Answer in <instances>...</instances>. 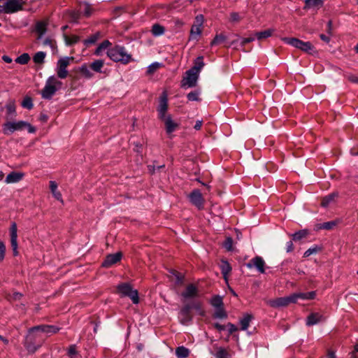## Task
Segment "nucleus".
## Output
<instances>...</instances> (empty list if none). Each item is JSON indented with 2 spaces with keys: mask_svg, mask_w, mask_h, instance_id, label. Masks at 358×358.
<instances>
[{
  "mask_svg": "<svg viewBox=\"0 0 358 358\" xmlns=\"http://www.w3.org/2000/svg\"><path fill=\"white\" fill-rule=\"evenodd\" d=\"M229 327V334H232L234 332L238 330V328L236 325L231 323H228L227 325Z\"/></svg>",
  "mask_w": 358,
  "mask_h": 358,
  "instance_id": "69168bd1",
  "label": "nucleus"
},
{
  "mask_svg": "<svg viewBox=\"0 0 358 358\" xmlns=\"http://www.w3.org/2000/svg\"><path fill=\"white\" fill-rule=\"evenodd\" d=\"M293 241H292V239L286 243V252H291L293 251V250H294Z\"/></svg>",
  "mask_w": 358,
  "mask_h": 358,
  "instance_id": "e2e57ef3",
  "label": "nucleus"
},
{
  "mask_svg": "<svg viewBox=\"0 0 358 358\" xmlns=\"http://www.w3.org/2000/svg\"><path fill=\"white\" fill-rule=\"evenodd\" d=\"M43 44L44 45H49L52 50L56 48V42L50 38H45Z\"/></svg>",
  "mask_w": 358,
  "mask_h": 358,
  "instance_id": "5fc2aeb1",
  "label": "nucleus"
},
{
  "mask_svg": "<svg viewBox=\"0 0 358 358\" xmlns=\"http://www.w3.org/2000/svg\"><path fill=\"white\" fill-rule=\"evenodd\" d=\"M310 235V231L307 229H301L294 234H289L292 237V241L297 242L303 239L307 238Z\"/></svg>",
  "mask_w": 358,
  "mask_h": 358,
  "instance_id": "412c9836",
  "label": "nucleus"
},
{
  "mask_svg": "<svg viewBox=\"0 0 358 358\" xmlns=\"http://www.w3.org/2000/svg\"><path fill=\"white\" fill-rule=\"evenodd\" d=\"M203 66L204 63L203 62V57L200 56L196 59L194 66L192 68H191V69L199 73L201 69L203 67Z\"/></svg>",
  "mask_w": 358,
  "mask_h": 358,
  "instance_id": "f704fd0d",
  "label": "nucleus"
},
{
  "mask_svg": "<svg viewBox=\"0 0 358 358\" xmlns=\"http://www.w3.org/2000/svg\"><path fill=\"white\" fill-rule=\"evenodd\" d=\"M92 13V8L90 5L88 3H85V9H84V14L86 17L90 16Z\"/></svg>",
  "mask_w": 358,
  "mask_h": 358,
  "instance_id": "052dcab7",
  "label": "nucleus"
},
{
  "mask_svg": "<svg viewBox=\"0 0 358 358\" xmlns=\"http://www.w3.org/2000/svg\"><path fill=\"white\" fill-rule=\"evenodd\" d=\"M24 346L28 352L34 353L41 347V345H36L29 336H27L24 342Z\"/></svg>",
  "mask_w": 358,
  "mask_h": 358,
  "instance_id": "a878e982",
  "label": "nucleus"
},
{
  "mask_svg": "<svg viewBox=\"0 0 358 358\" xmlns=\"http://www.w3.org/2000/svg\"><path fill=\"white\" fill-rule=\"evenodd\" d=\"M162 66V64L159 62H154L152 64H150L148 68V73L152 74L154 72H155L160 66Z\"/></svg>",
  "mask_w": 358,
  "mask_h": 358,
  "instance_id": "8fccbe9b",
  "label": "nucleus"
},
{
  "mask_svg": "<svg viewBox=\"0 0 358 358\" xmlns=\"http://www.w3.org/2000/svg\"><path fill=\"white\" fill-rule=\"evenodd\" d=\"M22 0H8L6 3V13H13L22 10Z\"/></svg>",
  "mask_w": 358,
  "mask_h": 358,
  "instance_id": "4468645a",
  "label": "nucleus"
},
{
  "mask_svg": "<svg viewBox=\"0 0 358 358\" xmlns=\"http://www.w3.org/2000/svg\"><path fill=\"white\" fill-rule=\"evenodd\" d=\"M199 92L198 91H194V92H189L187 94V97L189 101H199Z\"/></svg>",
  "mask_w": 358,
  "mask_h": 358,
  "instance_id": "603ef678",
  "label": "nucleus"
},
{
  "mask_svg": "<svg viewBox=\"0 0 358 358\" xmlns=\"http://www.w3.org/2000/svg\"><path fill=\"white\" fill-rule=\"evenodd\" d=\"M122 254L120 252H118L115 254H109L108 255L104 261L102 262L101 266L105 268H108L112 265L116 264L120 262L122 258Z\"/></svg>",
  "mask_w": 358,
  "mask_h": 358,
  "instance_id": "2eb2a0df",
  "label": "nucleus"
},
{
  "mask_svg": "<svg viewBox=\"0 0 358 358\" xmlns=\"http://www.w3.org/2000/svg\"><path fill=\"white\" fill-rule=\"evenodd\" d=\"M107 55L110 59L116 62L127 64L131 59V55L128 54L124 47L117 45L107 51Z\"/></svg>",
  "mask_w": 358,
  "mask_h": 358,
  "instance_id": "f257e3e1",
  "label": "nucleus"
},
{
  "mask_svg": "<svg viewBox=\"0 0 358 358\" xmlns=\"http://www.w3.org/2000/svg\"><path fill=\"white\" fill-rule=\"evenodd\" d=\"M294 297V294H292L288 296L269 300L267 303L273 308L285 307L288 306L289 303H296Z\"/></svg>",
  "mask_w": 358,
  "mask_h": 358,
  "instance_id": "6e6552de",
  "label": "nucleus"
},
{
  "mask_svg": "<svg viewBox=\"0 0 358 358\" xmlns=\"http://www.w3.org/2000/svg\"><path fill=\"white\" fill-rule=\"evenodd\" d=\"M186 76L182 80L181 87L185 88L195 87L199 78V73L192 69L186 71Z\"/></svg>",
  "mask_w": 358,
  "mask_h": 358,
  "instance_id": "0eeeda50",
  "label": "nucleus"
},
{
  "mask_svg": "<svg viewBox=\"0 0 358 358\" xmlns=\"http://www.w3.org/2000/svg\"><path fill=\"white\" fill-rule=\"evenodd\" d=\"M36 31L39 34V38H41L46 31V24L43 22H39L36 24Z\"/></svg>",
  "mask_w": 358,
  "mask_h": 358,
  "instance_id": "79ce46f5",
  "label": "nucleus"
},
{
  "mask_svg": "<svg viewBox=\"0 0 358 358\" xmlns=\"http://www.w3.org/2000/svg\"><path fill=\"white\" fill-rule=\"evenodd\" d=\"M73 60V57H64L58 60L57 64V76L64 79L68 76L67 66L69 65L70 62Z\"/></svg>",
  "mask_w": 358,
  "mask_h": 358,
  "instance_id": "423d86ee",
  "label": "nucleus"
},
{
  "mask_svg": "<svg viewBox=\"0 0 358 358\" xmlns=\"http://www.w3.org/2000/svg\"><path fill=\"white\" fill-rule=\"evenodd\" d=\"M64 38L65 41V43L67 45H72L79 41V37L78 36H73L71 38L69 37L66 34H64Z\"/></svg>",
  "mask_w": 358,
  "mask_h": 358,
  "instance_id": "a19ab883",
  "label": "nucleus"
},
{
  "mask_svg": "<svg viewBox=\"0 0 358 358\" xmlns=\"http://www.w3.org/2000/svg\"><path fill=\"white\" fill-rule=\"evenodd\" d=\"M46 54L43 51L36 52L34 57L33 60L36 64H43Z\"/></svg>",
  "mask_w": 358,
  "mask_h": 358,
  "instance_id": "4c0bfd02",
  "label": "nucleus"
},
{
  "mask_svg": "<svg viewBox=\"0 0 358 358\" xmlns=\"http://www.w3.org/2000/svg\"><path fill=\"white\" fill-rule=\"evenodd\" d=\"M23 176L22 173L13 171L6 176L5 182L6 183H15L20 181Z\"/></svg>",
  "mask_w": 358,
  "mask_h": 358,
  "instance_id": "4be33fe9",
  "label": "nucleus"
},
{
  "mask_svg": "<svg viewBox=\"0 0 358 358\" xmlns=\"http://www.w3.org/2000/svg\"><path fill=\"white\" fill-rule=\"evenodd\" d=\"M22 107L27 108L29 110L33 108V103L31 98L27 96L24 99V100L22 102Z\"/></svg>",
  "mask_w": 358,
  "mask_h": 358,
  "instance_id": "09e8293b",
  "label": "nucleus"
},
{
  "mask_svg": "<svg viewBox=\"0 0 358 358\" xmlns=\"http://www.w3.org/2000/svg\"><path fill=\"white\" fill-rule=\"evenodd\" d=\"M71 15V19L74 21V22H77V20H78L79 18V13L78 12H76V11H72L70 14Z\"/></svg>",
  "mask_w": 358,
  "mask_h": 358,
  "instance_id": "774afa93",
  "label": "nucleus"
},
{
  "mask_svg": "<svg viewBox=\"0 0 358 358\" xmlns=\"http://www.w3.org/2000/svg\"><path fill=\"white\" fill-rule=\"evenodd\" d=\"M117 289L122 296L129 297L134 304L139 302L138 293L136 289H133L128 283H122L117 286Z\"/></svg>",
  "mask_w": 358,
  "mask_h": 358,
  "instance_id": "39448f33",
  "label": "nucleus"
},
{
  "mask_svg": "<svg viewBox=\"0 0 358 358\" xmlns=\"http://www.w3.org/2000/svg\"><path fill=\"white\" fill-rule=\"evenodd\" d=\"M62 82L54 76H50L41 92L42 97L45 99H50L56 91L61 87Z\"/></svg>",
  "mask_w": 358,
  "mask_h": 358,
  "instance_id": "7ed1b4c3",
  "label": "nucleus"
},
{
  "mask_svg": "<svg viewBox=\"0 0 358 358\" xmlns=\"http://www.w3.org/2000/svg\"><path fill=\"white\" fill-rule=\"evenodd\" d=\"M191 309H194L201 316L205 315L204 310L202 309L201 303L199 302H193L190 303Z\"/></svg>",
  "mask_w": 358,
  "mask_h": 358,
  "instance_id": "37998d69",
  "label": "nucleus"
},
{
  "mask_svg": "<svg viewBox=\"0 0 358 358\" xmlns=\"http://www.w3.org/2000/svg\"><path fill=\"white\" fill-rule=\"evenodd\" d=\"M223 247L227 251L233 250V239L231 237H227L224 242L223 243Z\"/></svg>",
  "mask_w": 358,
  "mask_h": 358,
  "instance_id": "49530a36",
  "label": "nucleus"
},
{
  "mask_svg": "<svg viewBox=\"0 0 358 358\" xmlns=\"http://www.w3.org/2000/svg\"><path fill=\"white\" fill-rule=\"evenodd\" d=\"M104 62L102 59H97L90 64V68L96 72H101V69L103 66Z\"/></svg>",
  "mask_w": 358,
  "mask_h": 358,
  "instance_id": "473e14b6",
  "label": "nucleus"
},
{
  "mask_svg": "<svg viewBox=\"0 0 358 358\" xmlns=\"http://www.w3.org/2000/svg\"><path fill=\"white\" fill-rule=\"evenodd\" d=\"M27 128L29 133L34 134L36 129L34 127L31 125L29 123L25 121H19L17 122H7L3 124V132L6 135H9L13 133L15 131L22 130Z\"/></svg>",
  "mask_w": 358,
  "mask_h": 358,
  "instance_id": "f03ea898",
  "label": "nucleus"
},
{
  "mask_svg": "<svg viewBox=\"0 0 358 358\" xmlns=\"http://www.w3.org/2000/svg\"><path fill=\"white\" fill-rule=\"evenodd\" d=\"M203 23V16L198 15L195 17L194 24L192 26L190 30V39H195L198 36L201 34V27Z\"/></svg>",
  "mask_w": 358,
  "mask_h": 358,
  "instance_id": "9d476101",
  "label": "nucleus"
},
{
  "mask_svg": "<svg viewBox=\"0 0 358 358\" xmlns=\"http://www.w3.org/2000/svg\"><path fill=\"white\" fill-rule=\"evenodd\" d=\"M99 33H96L90 36L87 39L84 41L85 45H89L95 43L99 38Z\"/></svg>",
  "mask_w": 358,
  "mask_h": 358,
  "instance_id": "de8ad7c7",
  "label": "nucleus"
},
{
  "mask_svg": "<svg viewBox=\"0 0 358 358\" xmlns=\"http://www.w3.org/2000/svg\"><path fill=\"white\" fill-rule=\"evenodd\" d=\"M305 6L303 9L320 8L323 6L322 0H304Z\"/></svg>",
  "mask_w": 358,
  "mask_h": 358,
  "instance_id": "5701e85b",
  "label": "nucleus"
},
{
  "mask_svg": "<svg viewBox=\"0 0 358 358\" xmlns=\"http://www.w3.org/2000/svg\"><path fill=\"white\" fill-rule=\"evenodd\" d=\"M324 317L318 313H313L307 317L306 325L313 326L323 321Z\"/></svg>",
  "mask_w": 358,
  "mask_h": 358,
  "instance_id": "aec40b11",
  "label": "nucleus"
},
{
  "mask_svg": "<svg viewBox=\"0 0 358 358\" xmlns=\"http://www.w3.org/2000/svg\"><path fill=\"white\" fill-rule=\"evenodd\" d=\"M30 60L28 53H23L15 59V62L20 64H26Z\"/></svg>",
  "mask_w": 358,
  "mask_h": 358,
  "instance_id": "58836bf2",
  "label": "nucleus"
},
{
  "mask_svg": "<svg viewBox=\"0 0 358 358\" xmlns=\"http://www.w3.org/2000/svg\"><path fill=\"white\" fill-rule=\"evenodd\" d=\"M336 225V221L327 222H324V223H322V224H316L315 225V229L316 230H320V229L330 230L334 227H335Z\"/></svg>",
  "mask_w": 358,
  "mask_h": 358,
  "instance_id": "c85d7f7f",
  "label": "nucleus"
},
{
  "mask_svg": "<svg viewBox=\"0 0 358 358\" xmlns=\"http://www.w3.org/2000/svg\"><path fill=\"white\" fill-rule=\"evenodd\" d=\"M165 29L163 26L159 24H155L152 27V34L155 36H159L164 34Z\"/></svg>",
  "mask_w": 358,
  "mask_h": 358,
  "instance_id": "2f4dec72",
  "label": "nucleus"
},
{
  "mask_svg": "<svg viewBox=\"0 0 358 358\" xmlns=\"http://www.w3.org/2000/svg\"><path fill=\"white\" fill-rule=\"evenodd\" d=\"M7 113L8 115L15 116V107L14 103H9L6 106Z\"/></svg>",
  "mask_w": 358,
  "mask_h": 358,
  "instance_id": "6e6d98bb",
  "label": "nucleus"
},
{
  "mask_svg": "<svg viewBox=\"0 0 358 358\" xmlns=\"http://www.w3.org/2000/svg\"><path fill=\"white\" fill-rule=\"evenodd\" d=\"M273 32V29H267V30H264L263 31H259V32L255 33V36L257 37V38L258 40H262V39L267 38L270 37L272 35Z\"/></svg>",
  "mask_w": 358,
  "mask_h": 358,
  "instance_id": "e433bc0d",
  "label": "nucleus"
},
{
  "mask_svg": "<svg viewBox=\"0 0 358 358\" xmlns=\"http://www.w3.org/2000/svg\"><path fill=\"white\" fill-rule=\"evenodd\" d=\"M294 296H295V302H296L298 299H313L316 296V293L314 291L306 293H294Z\"/></svg>",
  "mask_w": 358,
  "mask_h": 358,
  "instance_id": "cd10ccee",
  "label": "nucleus"
},
{
  "mask_svg": "<svg viewBox=\"0 0 358 358\" xmlns=\"http://www.w3.org/2000/svg\"><path fill=\"white\" fill-rule=\"evenodd\" d=\"M253 41H255V38L254 37H248V38H245L242 40L241 41V45L243 46L245 45L246 43H250V42H252Z\"/></svg>",
  "mask_w": 358,
  "mask_h": 358,
  "instance_id": "338daca9",
  "label": "nucleus"
},
{
  "mask_svg": "<svg viewBox=\"0 0 358 358\" xmlns=\"http://www.w3.org/2000/svg\"><path fill=\"white\" fill-rule=\"evenodd\" d=\"M172 273L176 277V283L182 284L183 282L184 276L176 271H172Z\"/></svg>",
  "mask_w": 358,
  "mask_h": 358,
  "instance_id": "864d4df0",
  "label": "nucleus"
},
{
  "mask_svg": "<svg viewBox=\"0 0 358 358\" xmlns=\"http://www.w3.org/2000/svg\"><path fill=\"white\" fill-rule=\"evenodd\" d=\"M189 354V350L184 346L178 347L176 350V355L178 358H187Z\"/></svg>",
  "mask_w": 358,
  "mask_h": 358,
  "instance_id": "7c9ffc66",
  "label": "nucleus"
},
{
  "mask_svg": "<svg viewBox=\"0 0 358 358\" xmlns=\"http://www.w3.org/2000/svg\"><path fill=\"white\" fill-rule=\"evenodd\" d=\"M17 227L15 222H12L10 227V244L12 247V250L13 251V255L17 256L18 255L17 251Z\"/></svg>",
  "mask_w": 358,
  "mask_h": 358,
  "instance_id": "9b49d317",
  "label": "nucleus"
},
{
  "mask_svg": "<svg viewBox=\"0 0 358 358\" xmlns=\"http://www.w3.org/2000/svg\"><path fill=\"white\" fill-rule=\"evenodd\" d=\"M246 266L248 268H252V267H255L257 270L261 273H265V262L262 257L256 256L252 258L249 262L246 264Z\"/></svg>",
  "mask_w": 358,
  "mask_h": 358,
  "instance_id": "f8f14e48",
  "label": "nucleus"
},
{
  "mask_svg": "<svg viewBox=\"0 0 358 358\" xmlns=\"http://www.w3.org/2000/svg\"><path fill=\"white\" fill-rule=\"evenodd\" d=\"M210 304L215 308H220L224 306L222 297L220 295L214 296L210 300Z\"/></svg>",
  "mask_w": 358,
  "mask_h": 358,
  "instance_id": "72a5a7b5",
  "label": "nucleus"
},
{
  "mask_svg": "<svg viewBox=\"0 0 358 358\" xmlns=\"http://www.w3.org/2000/svg\"><path fill=\"white\" fill-rule=\"evenodd\" d=\"M216 310L213 314L214 318L225 319L227 317V314L224 309V306L220 308H215Z\"/></svg>",
  "mask_w": 358,
  "mask_h": 358,
  "instance_id": "c9c22d12",
  "label": "nucleus"
},
{
  "mask_svg": "<svg viewBox=\"0 0 358 358\" xmlns=\"http://www.w3.org/2000/svg\"><path fill=\"white\" fill-rule=\"evenodd\" d=\"M345 77L350 82L358 84V76H357L354 75L352 73H348L345 75Z\"/></svg>",
  "mask_w": 358,
  "mask_h": 358,
  "instance_id": "4d7b16f0",
  "label": "nucleus"
},
{
  "mask_svg": "<svg viewBox=\"0 0 358 358\" xmlns=\"http://www.w3.org/2000/svg\"><path fill=\"white\" fill-rule=\"evenodd\" d=\"M78 353L76 350V347L75 345H70L69 350H68V354L70 356L75 355Z\"/></svg>",
  "mask_w": 358,
  "mask_h": 358,
  "instance_id": "0e129e2a",
  "label": "nucleus"
},
{
  "mask_svg": "<svg viewBox=\"0 0 358 358\" xmlns=\"http://www.w3.org/2000/svg\"><path fill=\"white\" fill-rule=\"evenodd\" d=\"M252 319L253 316L251 314H244L243 317L240 319L241 329L243 331L246 330Z\"/></svg>",
  "mask_w": 358,
  "mask_h": 358,
  "instance_id": "393cba45",
  "label": "nucleus"
},
{
  "mask_svg": "<svg viewBox=\"0 0 358 358\" xmlns=\"http://www.w3.org/2000/svg\"><path fill=\"white\" fill-rule=\"evenodd\" d=\"M79 71L86 78H91L93 76L92 73L90 71L85 64L81 66L79 68Z\"/></svg>",
  "mask_w": 358,
  "mask_h": 358,
  "instance_id": "ea45409f",
  "label": "nucleus"
},
{
  "mask_svg": "<svg viewBox=\"0 0 358 358\" xmlns=\"http://www.w3.org/2000/svg\"><path fill=\"white\" fill-rule=\"evenodd\" d=\"M227 39V37L223 34H217L213 40L210 43V45H217L221 42L224 41Z\"/></svg>",
  "mask_w": 358,
  "mask_h": 358,
  "instance_id": "a18cd8bd",
  "label": "nucleus"
},
{
  "mask_svg": "<svg viewBox=\"0 0 358 358\" xmlns=\"http://www.w3.org/2000/svg\"><path fill=\"white\" fill-rule=\"evenodd\" d=\"M50 188L55 198L59 201H62V194L60 192L57 190V185L55 181L50 182Z\"/></svg>",
  "mask_w": 358,
  "mask_h": 358,
  "instance_id": "c756f323",
  "label": "nucleus"
},
{
  "mask_svg": "<svg viewBox=\"0 0 358 358\" xmlns=\"http://www.w3.org/2000/svg\"><path fill=\"white\" fill-rule=\"evenodd\" d=\"M191 310L190 303H186L181 308L178 315V318L181 324L187 325L192 322L193 316Z\"/></svg>",
  "mask_w": 358,
  "mask_h": 358,
  "instance_id": "1a4fd4ad",
  "label": "nucleus"
},
{
  "mask_svg": "<svg viewBox=\"0 0 358 358\" xmlns=\"http://www.w3.org/2000/svg\"><path fill=\"white\" fill-rule=\"evenodd\" d=\"M221 273L225 280H227V275L231 271V267L227 261L222 260L220 264Z\"/></svg>",
  "mask_w": 358,
  "mask_h": 358,
  "instance_id": "bb28decb",
  "label": "nucleus"
},
{
  "mask_svg": "<svg viewBox=\"0 0 358 358\" xmlns=\"http://www.w3.org/2000/svg\"><path fill=\"white\" fill-rule=\"evenodd\" d=\"M199 295V290L194 284H189L185 290L181 294L185 299L196 297Z\"/></svg>",
  "mask_w": 358,
  "mask_h": 358,
  "instance_id": "6ab92c4d",
  "label": "nucleus"
},
{
  "mask_svg": "<svg viewBox=\"0 0 358 358\" xmlns=\"http://www.w3.org/2000/svg\"><path fill=\"white\" fill-rule=\"evenodd\" d=\"M168 108V103H167V98L165 93L163 94V95L161 96L160 99V103L158 108L159 112V117L162 120L166 117H167V115H166V112Z\"/></svg>",
  "mask_w": 358,
  "mask_h": 358,
  "instance_id": "f3484780",
  "label": "nucleus"
},
{
  "mask_svg": "<svg viewBox=\"0 0 358 358\" xmlns=\"http://www.w3.org/2000/svg\"><path fill=\"white\" fill-rule=\"evenodd\" d=\"M6 246L2 241H0V262H1L5 256Z\"/></svg>",
  "mask_w": 358,
  "mask_h": 358,
  "instance_id": "13d9d810",
  "label": "nucleus"
},
{
  "mask_svg": "<svg viewBox=\"0 0 358 358\" xmlns=\"http://www.w3.org/2000/svg\"><path fill=\"white\" fill-rule=\"evenodd\" d=\"M230 355L229 352L223 348H219L216 354V358H229Z\"/></svg>",
  "mask_w": 358,
  "mask_h": 358,
  "instance_id": "c03bdc74",
  "label": "nucleus"
},
{
  "mask_svg": "<svg viewBox=\"0 0 358 358\" xmlns=\"http://www.w3.org/2000/svg\"><path fill=\"white\" fill-rule=\"evenodd\" d=\"M189 200L192 204L196 206L199 209L203 208L204 199L202 194L199 189L193 190L189 196Z\"/></svg>",
  "mask_w": 358,
  "mask_h": 358,
  "instance_id": "ddd939ff",
  "label": "nucleus"
},
{
  "mask_svg": "<svg viewBox=\"0 0 358 358\" xmlns=\"http://www.w3.org/2000/svg\"><path fill=\"white\" fill-rule=\"evenodd\" d=\"M338 192H334L333 193H331L322 199L321 205L323 207H327L330 203H334L336 201V198H338Z\"/></svg>",
  "mask_w": 358,
  "mask_h": 358,
  "instance_id": "b1692460",
  "label": "nucleus"
},
{
  "mask_svg": "<svg viewBox=\"0 0 358 358\" xmlns=\"http://www.w3.org/2000/svg\"><path fill=\"white\" fill-rule=\"evenodd\" d=\"M320 250V248H319L318 246H315L313 248H309L303 253V257H308L313 254H316Z\"/></svg>",
  "mask_w": 358,
  "mask_h": 358,
  "instance_id": "3c124183",
  "label": "nucleus"
},
{
  "mask_svg": "<svg viewBox=\"0 0 358 358\" xmlns=\"http://www.w3.org/2000/svg\"><path fill=\"white\" fill-rule=\"evenodd\" d=\"M230 19L232 22H239L241 17L238 13L233 12L230 14Z\"/></svg>",
  "mask_w": 358,
  "mask_h": 358,
  "instance_id": "680f3d73",
  "label": "nucleus"
},
{
  "mask_svg": "<svg viewBox=\"0 0 358 358\" xmlns=\"http://www.w3.org/2000/svg\"><path fill=\"white\" fill-rule=\"evenodd\" d=\"M283 41L286 43L307 53H311V51L314 49V46L310 42H304L296 38H284Z\"/></svg>",
  "mask_w": 358,
  "mask_h": 358,
  "instance_id": "20e7f679",
  "label": "nucleus"
},
{
  "mask_svg": "<svg viewBox=\"0 0 358 358\" xmlns=\"http://www.w3.org/2000/svg\"><path fill=\"white\" fill-rule=\"evenodd\" d=\"M162 121L164 122L166 131L169 135H171V133L176 131L179 127V124L174 122L170 115H167V117L162 120Z\"/></svg>",
  "mask_w": 358,
  "mask_h": 358,
  "instance_id": "a211bd4d",
  "label": "nucleus"
},
{
  "mask_svg": "<svg viewBox=\"0 0 358 358\" xmlns=\"http://www.w3.org/2000/svg\"><path fill=\"white\" fill-rule=\"evenodd\" d=\"M164 164L159 165V166H155V164L148 166V171L151 174H153L155 173V169H159L164 168Z\"/></svg>",
  "mask_w": 358,
  "mask_h": 358,
  "instance_id": "bf43d9fd",
  "label": "nucleus"
},
{
  "mask_svg": "<svg viewBox=\"0 0 358 358\" xmlns=\"http://www.w3.org/2000/svg\"><path fill=\"white\" fill-rule=\"evenodd\" d=\"M59 330V328H58L56 326L54 325H38L35 326L29 329V332L31 333L34 331H41L42 332L46 333V334H56Z\"/></svg>",
  "mask_w": 358,
  "mask_h": 358,
  "instance_id": "dca6fc26",
  "label": "nucleus"
}]
</instances>
